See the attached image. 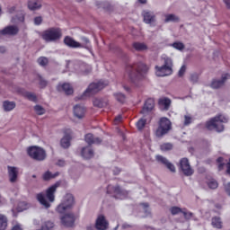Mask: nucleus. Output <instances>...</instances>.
Segmentation results:
<instances>
[{
	"mask_svg": "<svg viewBox=\"0 0 230 230\" xmlns=\"http://www.w3.org/2000/svg\"><path fill=\"white\" fill-rule=\"evenodd\" d=\"M172 67H173V61H172V58H165L164 66H155L156 76H169V75H172V73H173Z\"/></svg>",
	"mask_w": 230,
	"mask_h": 230,
	"instance_id": "423d86ee",
	"label": "nucleus"
},
{
	"mask_svg": "<svg viewBox=\"0 0 230 230\" xmlns=\"http://www.w3.org/2000/svg\"><path fill=\"white\" fill-rule=\"evenodd\" d=\"M107 85H109V81H99L97 83L90 84L88 88L81 96L75 97V102H78L79 100H85L87 96H93V94L100 93V91H102V89H105Z\"/></svg>",
	"mask_w": 230,
	"mask_h": 230,
	"instance_id": "f03ea898",
	"label": "nucleus"
},
{
	"mask_svg": "<svg viewBox=\"0 0 230 230\" xmlns=\"http://www.w3.org/2000/svg\"><path fill=\"white\" fill-rule=\"evenodd\" d=\"M84 141L89 145H100L102 143V139L100 137H94V136L91 133H88L84 137Z\"/></svg>",
	"mask_w": 230,
	"mask_h": 230,
	"instance_id": "b1692460",
	"label": "nucleus"
},
{
	"mask_svg": "<svg viewBox=\"0 0 230 230\" xmlns=\"http://www.w3.org/2000/svg\"><path fill=\"white\" fill-rule=\"evenodd\" d=\"M7 170L10 182H17V177L19 176L17 167L8 165Z\"/></svg>",
	"mask_w": 230,
	"mask_h": 230,
	"instance_id": "a211bd4d",
	"label": "nucleus"
},
{
	"mask_svg": "<svg viewBox=\"0 0 230 230\" xmlns=\"http://www.w3.org/2000/svg\"><path fill=\"white\" fill-rule=\"evenodd\" d=\"M39 66H41V67H46L48 64H49V59L46 57H40L37 60Z\"/></svg>",
	"mask_w": 230,
	"mask_h": 230,
	"instance_id": "c9c22d12",
	"label": "nucleus"
},
{
	"mask_svg": "<svg viewBox=\"0 0 230 230\" xmlns=\"http://www.w3.org/2000/svg\"><path fill=\"white\" fill-rule=\"evenodd\" d=\"M58 91H59V93L63 92L66 95L73 94V93H75V91L73 90V86H71V84L67 83H64L63 84H58Z\"/></svg>",
	"mask_w": 230,
	"mask_h": 230,
	"instance_id": "aec40b11",
	"label": "nucleus"
},
{
	"mask_svg": "<svg viewBox=\"0 0 230 230\" xmlns=\"http://www.w3.org/2000/svg\"><path fill=\"white\" fill-rule=\"evenodd\" d=\"M37 200H39L40 203L45 208H51V205L49 204V202H48V200H46V197L43 193L37 194Z\"/></svg>",
	"mask_w": 230,
	"mask_h": 230,
	"instance_id": "cd10ccee",
	"label": "nucleus"
},
{
	"mask_svg": "<svg viewBox=\"0 0 230 230\" xmlns=\"http://www.w3.org/2000/svg\"><path fill=\"white\" fill-rule=\"evenodd\" d=\"M34 111L36 114H38V116H42L43 114H46V110L40 105L34 106Z\"/></svg>",
	"mask_w": 230,
	"mask_h": 230,
	"instance_id": "79ce46f5",
	"label": "nucleus"
},
{
	"mask_svg": "<svg viewBox=\"0 0 230 230\" xmlns=\"http://www.w3.org/2000/svg\"><path fill=\"white\" fill-rule=\"evenodd\" d=\"M58 183H55L46 190V198L49 201L55 202V192L57 191V188H58Z\"/></svg>",
	"mask_w": 230,
	"mask_h": 230,
	"instance_id": "6ab92c4d",
	"label": "nucleus"
},
{
	"mask_svg": "<svg viewBox=\"0 0 230 230\" xmlns=\"http://www.w3.org/2000/svg\"><path fill=\"white\" fill-rule=\"evenodd\" d=\"M180 169L182 173H184L187 177H190L193 175L194 171L191 169V165H190V161L188 158H181L180 161Z\"/></svg>",
	"mask_w": 230,
	"mask_h": 230,
	"instance_id": "9d476101",
	"label": "nucleus"
},
{
	"mask_svg": "<svg viewBox=\"0 0 230 230\" xmlns=\"http://www.w3.org/2000/svg\"><path fill=\"white\" fill-rule=\"evenodd\" d=\"M114 97L119 103H125V102H127V96L121 93H114Z\"/></svg>",
	"mask_w": 230,
	"mask_h": 230,
	"instance_id": "e433bc0d",
	"label": "nucleus"
},
{
	"mask_svg": "<svg viewBox=\"0 0 230 230\" xmlns=\"http://www.w3.org/2000/svg\"><path fill=\"white\" fill-rule=\"evenodd\" d=\"M81 155L84 159H93L94 157V151H93L91 146L83 147Z\"/></svg>",
	"mask_w": 230,
	"mask_h": 230,
	"instance_id": "393cba45",
	"label": "nucleus"
},
{
	"mask_svg": "<svg viewBox=\"0 0 230 230\" xmlns=\"http://www.w3.org/2000/svg\"><path fill=\"white\" fill-rule=\"evenodd\" d=\"M164 22H179V18L175 14H166Z\"/></svg>",
	"mask_w": 230,
	"mask_h": 230,
	"instance_id": "f704fd0d",
	"label": "nucleus"
},
{
	"mask_svg": "<svg viewBox=\"0 0 230 230\" xmlns=\"http://www.w3.org/2000/svg\"><path fill=\"white\" fill-rule=\"evenodd\" d=\"M173 148V146L170 143H165L161 146V150H172Z\"/></svg>",
	"mask_w": 230,
	"mask_h": 230,
	"instance_id": "de8ad7c7",
	"label": "nucleus"
},
{
	"mask_svg": "<svg viewBox=\"0 0 230 230\" xmlns=\"http://www.w3.org/2000/svg\"><path fill=\"white\" fill-rule=\"evenodd\" d=\"M158 105L163 111H169L172 105V100L168 97H162L158 100Z\"/></svg>",
	"mask_w": 230,
	"mask_h": 230,
	"instance_id": "412c9836",
	"label": "nucleus"
},
{
	"mask_svg": "<svg viewBox=\"0 0 230 230\" xmlns=\"http://www.w3.org/2000/svg\"><path fill=\"white\" fill-rule=\"evenodd\" d=\"M75 205V197L72 194H66L62 202L57 207L56 211L59 215H64L66 211H69L71 208Z\"/></svg>",
	"mask_w": 230,
	"mask_h": 230,
	"instance_id": "0eeeda50",
	"label": "nucleus"
},
{
	"mask_svg": "<svg viewBox=\"0 0 230 230\" xmlns=\"http://www.w3.org/2000/svg\"><path fill=\"white\" fill-rule=\"evenodd\" d=\"M28 8L32 11L40 10V8H42V2L40 0H29Z\"/></svg>",
	"mask_w": 230,
	"mask_h": 230,
	"instance_id": "bb28decb",
	"label": "nucleus"
},
{
	"mask_svg": "<svg viewBox=\"0 0 230 230\" xmlns=\"http://www.w3.org/2000/svg\"><path fill=\"white\" fill-rule=\"evenodd\" d=\"M41 39H43L45 42H55V40H59V39H62V30L54 27L49 28L42 32Z\"/></svg>",
	"mask_w": 230,
	"mask_h": 230,
	"instance_id": "20e7f679",
	"label": "nucleus"
},
{
	"mask_svg": "<svg viewBox=\"0 0 230 230\" xmlns=\"http://www.w3.org/2000/svg\"><path fill=\"white\" fill-rule=\"evenodd\" d=\"M207 184L210 190H217V188H218V181L215 179H209Z\"/></svg>",
	"mask_w": 230,
	"mask_h": 230,
	"instance_id": "4c0bfd02",
	"label": "nucleus"
},
{
	"mask_svg": "<svg viewBox=\"0 0 230 230\" xmlns=\"http://www.w3.org/2000/svg\"><path fill=\"white\" fill-rule=\"evenodd\" d=\"M172 130V121L166 117H162L158 123V128L155 130L156 137H163Z\"/></svg>",
	"mask_w": 230,
	"mask_h": 230,
	"instance_id": "39448f33",
	"label": "nucleus"
},
{
	"mask_svg": "<svg viewBox=\"0 0 230 230\" xmlns=\"http://www.w3.org/2000/svg\"><path fill=\"white\" fill-rule=\"evenodd\" d=\"M227 123V118L224 115H217L208 120L205 124L208 130H215L216 132H224V124Z\"/></svg>",
	"mask_w": 230,
	"mask_h": 230,
	"instance_id": "7ed1b4c3",
	"label": "nucleus"
},
{
	"mask_svg": "<svg viewBox=\"0 0 230 230\" xmlns=\"http://www.w3.org/2000/svg\"><path fill=\"white\" fill-rule=\"evenodd\" d=\"M156 161L158 163H161L162 164H164V166H166V168H168L170 172H172V173H175V165L168 162V159H166L164 156L161 155H156Z\"/></svg>",
	"mask_w": 230,
	"mask_h": 230,
	"instance_id": "dca6fc26",
	"label": "nucleus"
},
{
	"mask_svg": "<svg viewBox=\"0 0 230 230\" xmlns=\"http://www.w3.org/2000/svg\"><path fill=\"white\" fill-rule=\"evenodd\" d=\"M191 123H193V118H191V116H190V115H185L184 121H183L184 127H188V126L191 125Z\"/></svg>",
	"mask_w": 230,
	"mask_h": 230,
	"instance_id": "a18cd8bd",
	"label": "nucleus"
},
{
	"mask_svg": "<svg viewBox=\"0 0 230 230\" xmlns=\"http://www.w3.org/2000/svg\"><path fill=\"white\" fill-rule=\"evenodd\" d=\"M229 79H230V75L224 74L222 75L221 80L213 79L210 86L212 87V89H220V87H222V85H224V84H226V81L229 80Z\"/></svg>",
	"mask_w": 230,
	"mask_h": 230,
	"instance_id": "2eb2a0df",
	"label": "nucleus"
},
{
	"mask_svg": "<svg viewBox=\"0 0 230 230\" xmlns=\"http://www.w3.org/2000/svg\"><path fill=\"white\" fill-rule=\"evenodd\" d=\"M27 154L34 161H44L48 155H46V150L42 147L32 146L27 149Z\"/></svg>",
	"mask_w": 230,
	"mask_h": 230,
	"instance_id": "6e6552de",
	"label": "nucleus"
},
{
	"mask_svg": "<svg viewBox=\"0 0 230 230\" xmlns=\"http://www.w3.org/2000/svg\"><path fill=\"white\" fill-rule=\"evenodd\" d=\"M226 192L230 196V182L225 186Z\"/></svg>",
	"mask_w": 230,
	"mask_h": 230,
	"instance_id": "bf43d9fd",
	"label": "nucleus"
},
{
	"mask_svg": "<svg viewBox=\"0 0 230 230\" xmlns=\"http://www.w3.org/2000/svg\"><path fill=\"white\" fill-rule=\"evenodd\" d=\"M184 73H186V65H183V66L180 68V70H179V72H178V75H179V76H184Z\"/></svg>",
	"mask_w": 230,
	"mask_h": 230,
	"instance_id": "864d4df0",
	"label": "nucleus"
},
{
	"mask_svg": "<svg viewBox=\"0 0 230 230\" xmlns=\"http://www.w3.org/2000/svg\"><path fill=\"white\" fill-rule=\"evenodd\" d=\"M172 46L174 49H178L179 51H182V49H184V43L182 42L175 41Z\"/></svg>",
	"mask_w": 230,
	"mask_h": 230,
	"instance_id": "c03bdc74",
	"label": "nucleus"
},
{
	"mask_svg": "<svg viewBox=\"0 0 230 230\" xmlns=\"http://www.w3.org/2000/svg\"><path fill=\"white\" fill-rule=\"evenodd\" d=\"M60 220L61 224L65 226V227H73V226H75L76 217H75V214L73 213L65 214L61 217Z\"/></svg>",
	"mask_w": 230,
	"mask_h": 230,
	"instance_id": "9b49d317",
	"label": "nucleus"
},
{
	"mask_svg": "<svg viewBox=\"0 0 230 230\" xmlns=\"http://www.w3.org/2000/svg\"><path fill=\"white\" fill-rule=\"evenodd\" d=\"M93 105L94 107H99L100 109H102L103 107V103H102V102H100V100L95 99L93 101Z\"/></svg>",
	"mask_w": 230,
	"mask_h": 230,
	"instance_id": "5fc2aeb1",
	"label": "nucleus"
},
{
	"mask_svg": "<svg viewBox=\"0 0 230 230\" xmlns=\"http://www.w3.org/2000/svg\"><path fill=\"white\" fill-rule=\"evenodd\" d=\"M107 193L109 195H112L114 199H122V197H125V195H127V192L123 190L121 187H119V185H108Z\"/></svg>",
	"mask_w": 230,
	"mask_h": 230,
	"instance_id": "1a4fd4ad",
	"label": "nucleus"
},
{
	"mask_svg": "<svg viewBox=\"0 0 230 230\" xmlns=\"http://www.w3.org/2000/svg\"><path fill=\"white\" fill-rule=\"evenodd\" d=\"M74 116H75V118H78V119H82V118L85 116V107L82 105H75L74 107Z\"/></svg>",
	"mask_w": 230,
	"mask_h": 230,
	"instance_id": "5701e85b",
	"label": "nucleus"
},
{
	"mask_svg": "<svg viewBox=\"0 0 230 230\" xmlns=\"http://www.w3.org/2000/svg\"><path fill=\"white\" fill-rule=\"evenodd\" d=\"M59 172H55L54 174L51 173V172L47 171L46 172H44L42 179L43 181H50V179H55V177H58Z\"/></svg>",
	"mask_w": 230,
	"mask_h": 230,
	"instance_id": "72a5a7b5",
	"label": "nucleus"
},
{
	"mask_svg": "<svg viewBox=\"0 0 230 230\" xmlns=\"http://www.w3.org/2000/svg\"><path fill=\"white\" fill-rule=\"evenodd\" d=\"M34 24H36V26H40V24H42V17L41 16L35 17Z\"/></svg>",
	"mask_w": 230,
	"mask_h": 230,
	"instance_id": "3c124183",
	"label": "nucleus"
},
{
	"mask_svg": "<svg viewBox=\"0 0 230 230\" xmlns=\"http://www.w3.org/2000/svg\"><path fill=\"white\" fill-rule=\"evenodd\" d=\"M146 125V119H140L137 123H136V127L137 128V130H143V128H145Z\"/></svg>",
	"mask_w": 230,
	"mask_h": 230,
	"instance_id": "a19ab883",
	"label": "nucleus"
},
{
	"mask_svg": "<svg viewBox=\"0 0 230 230\" xmlns=\"http://www.w3.org/2000/svg\"><path fill=\"white\" fill-rule=\"evenodd\" d=\"M217 168L219 172H222V170H224V168H226V163H224V157L219 156L217 159Z\"/></svg>",
	"mask_w": 230,
	"mask_h": 230,
	"instance_id": "58836bf2",
	"label": "nucleus"
},
{
	"mask_svg": "<svg viewBox=\"0 0 230 230\" xmlns=\"http://www.w3.org/2000/svg\"><path fill=\"white\" fill-rule=\"evenodd\" d=\"M57 166H66V161L64 160H58L57 163Z\"/></svg>",
	"mask_w": 230,
	"mask_h": 230,
	"instance_id": "13d9d810",
	"label": "nucleus"
},
{
	"mask_svg": "<svg viewBox=\"0 0 230 230\" xmlns=\"http://www.w3.org/2000/svg\"><path fill=\"white\" fill-rule=\"evenodd\" d=\"M148 66L144 63H135L133 65L126 66V72L129 80L133 83L137 82V80H142L145 78V75L148 73Z\"/></svg>",
	"mask_w": 230,
	"mask_h": 230,
	"instance_id": "f257e3e1",
	"label": "nucleus"
},
{
	"mask_svg": "<svg viewBox=\"0 0 230 230\" xmlns=\"http://www.w3.org/2000/svg\"><path fill=\"white\" fill-rule=\"evenodd\" d=\"M4 110L5 112H10V111H13L15 107V102L10 101H4L3 103Z\"/></svg>",
	"mask_w": 230,
	"mask_h": 230,
	"instance_id": "c756f323",
	"label": "nucleus"
},
{
	"mask_svg": "<svg viewBox=\"0 0 230 230\" xmlns=\"http://www.w3.org/2000/svg\"><path fill=\"white\" fill-rule=\"evenodd\" d=\"M81 74L86 76V75H89L93 71V67L87 64H82L81 65Z\"/></svg>",
	"mask_w": 230,
	"mask_h": 230,
	"instance_id": "473e14b6",
	"label": "nucleus"
},
{
	"mask_svg": "<svg viewBox=\"0 0 230 230\" xmlns=\"http://www.w3.org/2000/svg\"><path fill=\"white\" fill-rule=\"evenodd\" d=\"M119 172H121V171L117 169V172H115V175H118V173H119Z\"/></svg>",
	"mask_w": 230,
	"mask_h": 230,
	"instance_id": "0e129e2a",
	"label": "nucleus"
},
{
	"mask_svg": "<svg viewBox=\"0 0 230 230\" xmlns=\"http://www.w3.org/2000/svg\"><path fill=\"white\" fill-rule=\"evenodd\" d=\"M138 3H140V4H146V0H138Z\"/></svg>",
	"mask_w": 230,
	"mask_h": 230,
	"instance_id": "680f3d73",
	"label": "nucleus"
},
{
	"mask_svg": "<svg viewBox=\"0 0 230 230\" xmlns=\"http://www.w3.org/2000/svg\"><path fill=\"white\" fill-rule=\"evenodd\" d=\"M64 43L66 46H68V48H82V44L80 42L75 40L69 36L65 37Z\"/></svg>",
	"mask_w": 230,
	"mask_h": 230,
	"instance_id": "4be33fe9",
	"label": "nucleus"
},
{
	"mask_svg": "<svg viewBox=\"0 0 230 230\" xmlns=\"http://www.w3.org/2000/svg\"><path fill=\"white\" fill-rule=\"evenodd\" d=\"M8 227V218L6 216L0 214V230H5Z\"/></svg>",
	"mask_w": 230,
	"mask_h": 230,
	"instance_id": "7c9ffc66",
	"label": "nucleus"
},
{
	"mask_svg": "<svg viewBox=\"0 0 230 230\" xmlns=\"http://www.w3.org/2000/svg\"><path fill=\"white\" fill-rule=\"evenodd\" d=\"M24 96L30 102H34L35 103H37V95H35V93L27 92L24 93Z\"/></svg>",
	"mask_w": 230,
	"mask_h": 230,
	"instance_id": "ea45409f",
	"label": "nucleus"
},
{
	"mask_svg": "<svg viewBox=\"0 0 230 230\" xmlns=\"http://www.w3.org/2000/svg\"><path fill=\"white\" fill-rule=\"evenodd\" d=\"M123 119V117L121 115H119L115 118L114 123L115 125H118V123H121V120Z\"/></svg>",
	"mask_w": 230,
	"mask_h": 230,
	"instance_id": "6e6d98bb",
	"label": "nucleus"
},
{
	"mask_svg": "<svg viewBox=\"0 0 230 230\" xmlns=\"http://www.w3.org/2000/svg\"><path fill=\"white\" fill-rule=\"evenodd\" d=\"M39 80H40V89H44L48 85V81L44 80L42 76L39 75Z\"/></svg>",
	"mask_w": 230,
	"mask_h": 230,
	"instance_id": "49530a36",
	"label": "nucleus"
},
{
	"mask_svg": "<svg viewBox=\"0 0 230 230\" xmlns=\"http://www.w3.org/2000/svg\"><path fill=\"white\" fill-rule=\"evenodd\" d=\"M182 215L184 216V218L186 220H190L193 217V213L191 212H186V208L183 209Z\"/></svg>",
	"mask_w": 230,
	"mask_h": 230,
	"instance_id": "09e8293b",
	"label": "nucleus"
},
{
	"mask_svg": "<svg viewBox=\"0 0 230 230\" xmlns=\"http://www.w3.org/2000/svg\"><path fill=\"white\" fill-rule=\"evenodd\" d=\"M212 226L216 229H222V219L218 217H212L211 220Z\"/></svg>",
	"mask_w": 230,
	"mask_h": 230,
	"instance_id": "2f4dec72",
	"label": "nucleus"
},
{
	"mask_svg": "<svg viewBox=\"0 0 230 230\" xmlns=\"http://www.w3.org/2000/svg\"><path fill=\"white\" fill-rule=\"evenodd\" d=\"M62 148H69L71 146V133L66 132L65 136L60 141Z\"/></svg>",
	"mask_w": 230,
	"mask_h": 230,
	"instance_id": "a878e982",
	"label": "nucleus"
},
{
	"mask_svg": "<svg viewBox=\"0 0 230 230\" xmlns=\"http://www.w3.org/2000/svg\"><path fill=\"white\" fill-rule=\"evenodd\" d=\"M226 8H228V10H230V0H223Z\"/></svg>",
	"mask_w": 230,
	"mask_h": 230,
	"instance_id": "052dcab7",
	"label": "nucleus"
},
{
	"mask_svg": "<svg viewBox=\"0 0 230 230\" xmlns=\"http://www.w3.org/2000/svg\"><path fill=\"white\" fill-rule=\"evenodd\" d=\"M190 82H192V84H197V82H199V75L197 74H191Z\"/></svg>",
	"mask_w": 230,
	"mask_h": 230,
	"instance_id": "8fccbe9b",
	"label": "nucleus"
},
{
	"mask_svg": "<svg viewBox=\"0 0 230 230\" xmlns=\"http://www.w3.org/2000/svg\"><path fill=\"white\" fill-rule=\"evenodd\" d=\"M32 177L35 179V177H36V176H35V175H33Z\"/></svg>",
	"mask_w": 230,
	"mask_h": 230,
	"instance_id": "774afa93",
	"label": "nucleus"
},
{
	"mask_svg": "<svg viewBox=\"0 0 230 230\" xmlns=\"http://www.w3.org/2000/svg\"><path fill=\"white\" fill-rule=\"evenodd\" d=\"M141 206H143L146 215H149L150 210L148 209V208L150 207V205H148V203H141Z\"/></svg>",
	"mask_w": 230,
	"mask_h": 230,
	"instance_id": "603ef678",
	"label": "nucleus"
},
{
	"mask_svg": "<svg viewBox=\"0 0 230 230\" xmlns=\"http://www.w3.org/2000/svg\"><path fill=\"white\" fill-rule=\"evenodd\" d=\"M132 46L136 51H146L148 49V46L141 42H134Z\"/></svg>",
	"mask_w": 230,
	"mask_h": 230,
	"instance_id": "c85d7f7f",
	"label": "nucleus"
},
{
	"mask_svg": "<svg viewBox=\"0 0 230 230\" xmlns=\"http://www.w3.org/2000/svg\"><path fill=\"white\" fill-rule=\"evenodd\" d=\"M11 230H23L22 229V226L17 224V225H14Z\"/></svg>",
	"mask_w": 230,
	"mask_h": 230,
	"instance_id": "4d7b16f0",
	"label": "nucleus"
},
{
	"mask_svg": "<svg viewBox=\"0 0 230 230\" xmlns=\"http://www.w3.org/2000/svg\"><path fill=\"white\" fill-rule=\"evenodd\" d=\"M170 212L172 215L175 216V215H179V213H183L184 210H182V208H181L179 207H172L170 208Z\"/></svg>",
	"mask_w": 230,
	"mask_h": 230,
	"instance_id": "37998d69",
	"label": "nucleus"
},
{
	"mask_svg": "<svg viewBox=\"0 0 230 230\" xmlns=\"http://www.w3.org/2000/svg\"><path fill=\"white\" fill-rule=\"evenodd\" d=\"M154 107H155V101L154 99L149 98L145 102L144 107L141 110V114L146 116V114H150L152 111H154Z\"/></svg>",
	"mask_w": 230,
	"mask_h": 230,
	"instance_id": "f8f14e48",
	"label": "nucleus"
},
{
	"mask_svg": "<svg viewBox=\"0 0 230 230\" xmlns=\"http://www.w3.org/2000/svg\"><path fill=\"white\" fill-rule=\"evenodd\" d=\"M142 17L146 24H152V22H155V14L154 12L143 11Z\"/></svg>",
	"mask_w": 230,
	"mask_h": 230,
	"instance_id": "f3484780",
	"label": "nucleus"
},
{
	"mask_svg": "<svg viewBox=\"0 0 230 230\" xmlns=\"http://www.w3.org/2000/svg\"><path fill=\"white\" fill-rule=\"evenodd\" d=\"M4 51H6L4 47H0V53H4Z\"/></svg>",
	"mask_w": 230,
	"mask_h": 230,
	"instance_id": "e2e57ef3",
	"label": "nucleus"
},
{
	"mask_svg": "<svg viewBox=\"0 0 230 230\" xmlns=\"http://www.w3.org/2000/svg\"><path fill=\"white\" fill-rule=\"evenodd\" d=\"M1 35H9L10 37H15L19 33V27L17 25H9L0 31Z\"/></svg>",
	"mask_w": 230,
	"mask_h": 230,
	"instance_id": "ddd939ff",
	"label": "nucleus"
},
{
	"mask_svg": "<svg viewBox=\"0 0 230 230\" xmlns=\"http://www.w3.org/2000/svg\"><path fill=\"white\" fill-rule=\"evenodd\" d=\"M87 230H93V227L87 226Z\"/></svg>",
	"mask_w": 230,
	"mask_h": 230,
	"instance_id": "69168bd1",
	"label": "nucleus"
},
{
	"mask_svg": "<svg viewBox=\"0 0 230 230\" xmlns=\"http://www.w3.org/2000/svg\"><path fill=\"white\" fill-rule=\"evenodd\" d=\"M95 227L97 230H107L109 228V222L105 219V216L100 215L95 222Z\"/></svg>",
	"mask_w": 230,
	"mask_h": 230,
	"instance_id": "4468645a",
	"label": "nucleus"
},
{
	"mask_svg": "<svg viewBox=\"0 0 230 230\" xmlns=\"http://www.w3.org/2000/svg\"><path fill=\"white\" fill-rule=\"evenodd\" d=\"M126 91H128V88H126Z\"/></svg>",
	"mask_w": 230,
	"mask_h": 230,
	"instance_id": "338daca9",
	"label": "nucleus"
}]
</instances>
